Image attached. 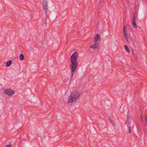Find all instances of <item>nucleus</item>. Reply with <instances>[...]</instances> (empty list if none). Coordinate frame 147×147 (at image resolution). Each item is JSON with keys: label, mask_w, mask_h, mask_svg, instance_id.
<instances>
[{"label": "nucleus", "mask_w": 147, "mask_h": 147, "mask_svg": "<svg viewBox=\"0 0 147 147\" xmlns=\"http://www.w3.org/2000/svg\"><path fill=\"white\" fill-rule=\"evenodd\" d=\"M78 53L76 52H75L72 54L70 58L71 65L70 68L71 71V75L70 80V82L73 81L72 78L75 74V71H76L78 65V62L77 61Z\"/></svg>", "instance_id": "f257e3e1"}, {"label": "nucleus", "mask_w": 147, "mask_h": 147, "mask_svg": "<svg viewBox=\"0 0 147 147\" xmlns=\"http://www.w3.org/2000/svg\"><path fill=\"white\" fill-rule=\"evenodd\" d=\"M80 96V94L77 91L75 90L72 92L71 94L68 99V102L72 103L76 101Z\"/></svg>", "instance_id": "f03ea898"}, {"label": "nucleus", "mask_w": 147, "mask_h": 147, "mask_svg": "<svg viewBox=\"0 0 147 147\" xmlns=\"http://www.w3.org/2000/svg\"><path fill=\"white\" fill-rule=\"evenodd\" d=\"M42 5L45 13H47L48 10V3L47 0H44L43 1V3H42Z\"/></svg>", "instance_id": "7ed1b4c3"}, {"label": "nucleus", "mask_w": 147, "mask_h": 147, "mask_svg": "<svg viewBox=\"0 0 147 147\" xmlns=\"http://www.w3.org/2000/svg\"><path fill=\"white\" fill-rule=\"evenodd\" d=\"M4 92L5 94L9 96L13 95L15 93L13 90L11 89H5Z\"/></svg>", "instance_id": "20e7f679"}, {"label": "nucleus", "mask_w": 147, "mask_h": 147, "mask_svg": "<svg viewBox=\"0 0 147 147\" xmlns=\"http://www.w3.org/2000/svg\"><path fill=\"white\" fill-rule=\"evenodd\" d=\"M127 30L126 29L125 26H124L123 28V33L124 36L125 40H126L127 41H128V38L127 36H128V34L127 33Z\"/></svg>", "instance_id": "39448f33"}, {"label": "nucleus", "mask_w": 147, "mask_h": 147, "mask_svg": "<svg viewBox=\"0 0 147 147\" xmlns=\"http://www.w3.org/2000/svg\"><path fill=\"white\" fill-rule=\"evenodd\" d=\"M132 24L133 26L135 28L137 27V26L136 24V16L135 15H133V18L132 19Z\"/></svg>", "instance_id": "423d86ee"}, {"label": "nucleus", "mask_w": 147, "mask_h": 147, "mask_svg": "<svg viewBox=\"0 0 147 147\" xmlns=\"http://www.w3.org/2000/svg\"><path fill=\"white\" fill-rule=\"evenodd\" d=\"M99 43L95 42L94 44L92 45L90 47L91 48L96 49L99 48Z\"/></svg>", "instance_id": "0eeeda50"}, {"label": "nucleus", "mask_w": 147, "mask_h": 147, "mask_svg": "<svg viewBox=\"0 0 147 147\" xmlns=\"http://www.w3.org/2000/svg\"><path fill=\"white\" fill-rule=\"evenodd\" d=\"M100 36L98 34H97L94 38V42H96L100 39Z\"/></svg>", "instance_id": "6e6552de"}, {"label": "nucleus", "mask_w": 147, "mask_h": 147, "mask_svg": "<svg viewBox=\"0 0 147 147\" xmlns=\"http://www.w3.org/2000/svg\"><path fill=\"white\" fill-rule=\"evenodd\" d=\"M12 63V61L11 60H9L6 63V66L8 67L10 66L11 64Z\"/></svg>", "instance_id": "1a4fd4ad"}, {"label": "nucleus", "mask_w": 147, "mask_h": 147, "mask_svg": "<svg viewBox=\"0 0 147 147\" xmlns=\"http://www.w3.org/2000/svg\"><path fill=\"white\" fill-rule=\"evenodd\" d=\"M24 56L23 54H21L19 57V59L20 61H22L24 60Z\"/></svg>", "instance_id": "9d476101"}, {"label": "nucleus", "mask_w": 147, "mask_h": 147, "mask_svg": "<svg viewBox=\"0 0 147 147\" xmlns=\"http://www.w3.org/2000/svg\"><path fill=\"white\" fill-rule=\"evenodd\" d=\"M124 47L125 49H126V51L129 53H130V51L129 47L126 45H125Z\"/></svg>", "instance_id": "9b49d317"}, {"label": "nucleus", "mask_w": 147, "mask_h": 147, "mask_svg": "<svg viewBox=\"0 0 147 147\" xmlns=\"http://www.w3.org/2000/svg\"><path fill=\"white\" fill-rule=\"evenodd\" d=\"M128 115H129L128 114L127 117V121L128 122L129 125H130V119L129 118Z\"/></svg>", "instance_id": "f8f14e48"}, {"label": "nucleus", "mask_w": 147, "mask_h": 147, "mask_svg": "<svg viewBox=\"0 0 147 147\" xmlns=\"http://www.w3.org/2000/svg\"><path fill=\"white\" fill-rule=\"evenodd\" d=\"M128 129H129V130L128 133L129 134H130L131 132V127L130 126V125H129V126H128Z\"/></svg>", "instance_id": "ddd939ff"}, {"label": "nucleus", "mask_w": 147, "mask_h": 147, "mask_svg": "<svg viewBox=\"0 0 147 147\" xmlns=\"http://www.w3.org/2000/svg\"><path fill=\"white\" fill-rule=\"evenodd\" d=\"M138 132L140 135H142V132L141 129H140V131H139Z\"/></svg>", "instance_id": "4468645a"}, {"label": "nucleus", "mask_w": 147, "mask_h": 147, "mask_svg": "<svg viewBox=\"0 0 147 147\" xmlns=\"http://www.w3.org/2000/svg\"><path fill=\"white\" fill-rule=\"evenodd\" d=\"M6 147H11V144H7L6 145Z\"/></svg>", "instance_id": "2eb2a0df"}, {"label": "nucleus", "mask_w": 147, "mask_h": 147, "mask_svg": "<svg viewBox=\"0 0 147 147\" xmlns=\"http://www.w3.org/2000/svg\"><path fill=\"white\" fill-rule=\"evenodd\" d=\"M100 3L101 4H102L103 2L104 1V0H100Z\"/></svg>", "instance_id": "dca6fc26"}, {"label": "nucleus", "mask_w": 147, "mask_h": 147, "mask_svg": "<svg viewBox=\"0 0 147 147\" xmlns=\"http://www.w3.org/2000/svg\"><path fill=\"white\" fill-rule=\"evenodd\" d=\"M145 121L146 123V125H147V116H146L145 117Z\"/></svg>", "instance_id": "f3484780"}, {"label": "nucleus", "mask_w": 147, "mask_h": 147, "mask_svg": "<svg viewBox=\"0 0 147 147\" xmlns=\"http://www.w3.org/2000/svg\"><path fill=\"white\" fill-rule=\"evenodd\" d=\"M46 13V17H45V22H46V21L47 19V15L46 14V13Z\"/></svg>", "instance_id": "a211bd4d"}, {"label": "nucleus", "mask_w": 147, "mask_h": 147, "mask_svg": "<svg viewBox=\"0 0 147 147\" xmlns=\"http://www.w3.org/2000/svg\"><path fill=\"white\" fill-rule=\"evenodd\" d=\"M141 121H143V119H142V117L141 116Z\"/></svg>", "instance_id": "6ab92c4d"}, {"label": "nucleus", "mask_w": 147, "mask_h": 147, "mask_svg": "<svg viewBox=\"0 0 147 147\" xmlns=\"http://www.w3.org/2000/svg\"><path fill=\"white\" fill-rule=\"evenodd\" d=\"M110 121H111V122H112V120H111V119H110Z\"/></svg>", "instance_id": "aec40b11"}, {"label": "nucleus", "mask_w": 147, "mask_h": 147, "mask_svg": "<svg viewBox=\"0 0 147 147\" xmlns=\"http://www.w3.org/2000/svg\"><path fill=\"white\" fill-rule=\"evenodd\" d=\"M132 53L134 54V51H133L132 52Z\"/></svg>", "instance_id": "412c9836"}, {"label": "nucleus", "mask_w": 147, "mask_h": 147, "mask_svg": "<svg viewBox=\"0 0 147 147\" xmlns=\"http://www.w3.org/2000/svg\"><path fill=\"white\" fill-rule=\"evenodd\" d=\"M145 133H146V131L145 132H144Z\"/></svg>", "instance_id": "4be33fe9"}]
</instances>
